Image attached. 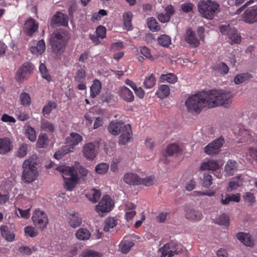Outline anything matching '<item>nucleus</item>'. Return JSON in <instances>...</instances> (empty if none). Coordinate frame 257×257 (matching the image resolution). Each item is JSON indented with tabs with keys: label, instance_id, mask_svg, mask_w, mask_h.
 <instances>
[{
	"label": "nucleus",
	"instance_id": "obj_1",
	"mask_svg": "<svg viewBox=\"0 0 257 257\" xmlns=\"http://www.w3.org/2000/svg\"><path fill=\"white\" fill-rule=\"evenodd\" d=\"M232 95L222 90H213L193 95L186 100V106L189 111L199 112L203 107L218 106L228 107L232 103Z\"/></svg>",
	"mask_w": 257,
	"mask_h": 257
},
{
	"label": "nucleus",
	"instance_id": "obj_2",
	"mask_svg": "<svg viewBox=\"0 0 257 257\" xmlns=\"http://www.w3.org/2000/svg\"><path fill=\"white\" fill-rule=\"evenodd\" d=\"M22 169L21 180L25 183H31L37 180L39 175L37 156L33 155L25 160L22 164Z\"/></svg>",
	"mask_w": 257,
	"mask_h": 257
},
{
	"label": "nucleus",
	"instance_id": "obj_3",
	"mask_svg": "<svg viewBox=\"0 0 257 257\" xmlns=\"http://www.w3.org/2000/svg\"><path fill=\"white\" fill-rule=\"evenodd\" d=\"M69 39V32L64 29H59L54 32L50 39L53 52L57 55L62 53Z\"/></svg>",
	"mask_w": 257,
	"mask_h": 257
},
{
	"label": "nucleus",
	"instance_id": "obj_4",
	"mask_svg": "<svg viewBox=\"0 0 257 257\" xmlns=\"http://www.w3.org/2000/svg\"><path fill=\"white\" fill-rule=\"evenodd\" d=\"M83 141L82 137L76 133H71L65 138L66 145L63 146L60 150L54 154V157L57 160L61 159V157L67 153L73 152L75 147L78 145Z\"/></svg>",
	"mask_w": 257,
	"mask_h": 257
},
{
	"label": "nucleus",
	"instance_id": "obj_5",
	"mask_svg": "<svg viewBox=\"0 0 257 257\" xmlns=\"http://www.w3.org/2000/svg\"><path fill=\"white\" fill-rule=\"evenodd\" d=\"M56 170L62 173L65 181V188L68 191H72L76 186L78 180L77 172L73 167L60 166Z\"/></svg>",
	"mask_w": 257,
	"mask_h": 257
},
{
	"label": "nucleus",
	"instance_id": "obj_6",
	"mask_svg": "<svg viewBox=\"0 0 257 257\" xmlns=\"http://www.w3.org/2000/svg\"><path fill=\"white\" fill-rule=\"evenodd\" d=\"M219 6L218 4L214 1H201L198 4V9L202 17L206 19H212L216 13Z\"/></svg>",
	"mask_w": 257,
	"mask_h": 257
},
{
	"label": "nucleus",
	"instance_id": "obj_7",
	"mask_svg": "<svg viewBox=\"0 0 257 257\" xmlns=\"http://www.w3.org/2000/svg\"><path fill=\"white\" fill-rule=\"evenodd\" d=\"M32 219L34 225L41 230L46 227L49 221L47 214L40 209H36L33 212Z\"/></svg>",
	"mask_w": 257,
	"mask_h": 257
},
{
	"label": "nucleus",
	"instance_id": "obj_8",
	"mask_svg": "<svg viewBox=\"0 0 257 257\" xmlns=\"http://www.w3.org/2000/svg\"><path fill=\"white\" fill-rule=\"evenodd\" d=\"M182 250L181 244L175 241H171L165 244L160 249L162 257H172L174 254H178Z\"/></svg>",
	"mask_w": 257,
	"mask_h": 257
},
{
	"label": "nucleus",
	"instance_id": "obj_9",
	"mask_svg": "<svg viewBox=\"0 0 257 257\" xmlns=\"http://www.w3.org/2000/svg\"><path fill=\"white\" fill-rule=\"evenodd\" d=\"M113 206V202L109 195L103 196L100 202L95 206V210L102 216L109 212Z\"/></svg>",
	"mask_w": 257,
	"mask_h": 257
},
{
	"label": "nucleus",
	"instance_id": "obj_10",
	"mask_svg": "<svg viewBox=\"0 0 257 257\" xmlns=\"http://www.w3.org/2000/svg\"><path fill=\"white\" fill-rule=\"evenodd\" d=\"M34 68V66L31 63H24L16 72V80L20 82L27 80L33 73Z\"/></svg>",
	"mask_w": 257,
	"mask_h": 257
},
{
	"label": "nucleus",
	"instance_id": "obj_11",
	"mask_svg": "<svg viewBox=\"0 0 257 257\" xmlns=\"http://www.w3.org/2000/svg\"><path fill=\"white\" fill-rule=\"evenodd\" d=\"M83 156L88 161L93 160L98 154V149L94 143H85L82 149Z\"/></svg>",
	"mask_w": 257,
	"mask_h": 257
},
{
	"label": "nucleus",
	"instance_id": "obj_12",
	"mask_svg": "<svg viewBox=\"0 0 257 257\" xmlns=\"http://www.w3.org/2000/svg\"><path fill=\"white\" fill-rule=\"evenodd\" d=\"M224 143V138L222 137L216 139L204 148V152L208 155H214L218 153L220 149Z\"/></svg>",
	"mask_w": 257,
	"mask_h": 257
},
{
	"label": "nucleus",
	"instance_id": "obj_13",
	"mask_svg": "<svg viewBox=\"0 0 257 257\" xmlns=\"http://www.w3.org/2000/svg\"><path fill=\"white\" fill-rule=\"evenodd\" d=\"M241 20L248 24L257 22V7L247 9L241 16Z\"/></svg>",
	"mask_w": 257,
	"mask_h": 257
},
{
	"label": "nucleus",
	"instance_id": "obj_14",
	"mask_svg": "<svg viewBox=\"0 0 257 257\" xmlns=\"http://www.w3.org/2000/svg\"><path fill=\"white\" fill-rule=\"evenodd\" d=\"M121 135L119 138L118 143L120 145H125L132 139V132L130 124H126L122 130Z\"/></svg>",
	"mask_w": 257,
	"mask_h": 257
},
{
	"label": "nucleus",
	"instance_id": "obj_15",
	"mask_svg": "<svg viewBox=\"0 0 257 257\" xmlns=\"http://www.w3.org/2000/svg\"><path fill=\"white\" fill-rule=\"evenodd\" d=\"M185 41L192 47L195 48L200 45V40L196 35V33L191 29H188L185 34Z\"/></svg>",
	"mask_w": 257,
	"mask_h": 257
},
{
	"label": "nucleus",
	"instance_id": "obj_16",
	"mask_svg": "<svg viewBox=\"0 0 257 257\" xmlns=\"http://www.w3.org/2000/svg\"><path fill=\"white\" fill-rule=\"evenodd\" d=\"M185 216L187 219L193 222L199 221L203 218L201 211L193 208L187 209Z\"/></svg>",
	"mask_w": 257,
	"mask_h": 257
},
{
	"label": "nucleus",
	"instance_id": "obj_17",
	"mask_svg": "<svg viewBox=\"0 0 257 257\" xmlns=\"http://www.w3.org/2000/svg\"><path fill=\"white\" fill-rule=\"evenodd\" d=\"M123 180L126 184L130 185H139L142 182V179L137 174L132 172L125 173L123 176Z\"/></svg>",
	"mask_w": 257,
	"mask_h": 257
},
{
	"label": "nucleus",
	"instance_id": "obj_18",
	"mask_svg": "<svg viewBox=\"0 0 257 257\" xmlns=\"http://www.w3.org/2000/svg\"><path fill=\"white\" fill-rule=\"evenodd\" d=\"M118 95L120 98L127 102H132L134 100L133 92L126 86H122L119 88Z\"/></svg>",
	"mask_w": 257,
	"mask_h": 257
},
{
	"label": "nucleus",
	"instance_id": "obj_19",
	"mask_svg": "<svg viewBox=\"0 0 257 257\" xmlns=\"http://www.w3.org/2000/svg\"><path fill=\"white\" fill-rule=\"evenodd\" d=\"M68 20L69 18L67 15L64 14L61 12H57L52 17L51 22L53 24L67 26H68Z\"/></svg>",
	"mask_w": 257,
	"mask_h": 257
},
{
	"label": "nucleus",
	"instance_id": "obj_20",
	"mask_svg": "<svg viewBox=\"0 0 257 257\" xmlns=\"http://www.w3.org/2000/svg\"><path fill=\"white\" fill-rule=\"evenodd\" d=\"M13 148V144L10 138H0V154L5 155L9 153Z\"/></svg>",
	"mask_w": 257,
	"mask_h": 257
},
{
	"label": "nucleus",
	"instance_id": "obj_21",
	"mask_svg": "<svg viewBox=\"0 0 257 257\" xmlns=\"http://www.w3.org/2000/svg\"><path fill=\"white\" fill-rule=\"evenodd\" d=\"M124 125L126 124L122 122L112 121L110 123L107 129L111 134L116 136L122 132Z\"/></svg>",
	"mask_w": 257,
	"mask_h": 257
},
{
	"label": "nucleus",
	"instance_id": "obj_22",
	"mask_svg": "<svg viewBox=\"0 0 257 257\" xmlns=\"http://www.w3.org/2000/svg\"><path fill=\"white\" fill-rule=\"evenodd\" d=\"M236 237L245 246H252L254 244V240L249 233L239 232L236 234Z\"/></svg>",
	"mask_w": 257,
	"mask_h": 257
},
{
	"label": "nucleus",
	"instance_id": "obj_23",
	"mask_svg": "<svg viewBox=\"0 0 257 257\" xmlns=\"http://www.w3.org/2000/svg\"><path fill=\"white\" fill-rule=\"evenodd\" d=\"M135 242L133 238L125 237L119 245V248L121 252L127 253L134 245Z\"/></svg>",
	"mask_w": 257,
	"mask_h": 257
},
{
	"label": "nucleus",
	"instance_id": "obj_24",
	"mask_svg": "<svg viewBox=\"0 0 257 257\" xmlns=\"http://www.w3.org/2000/svg\"><path fill=\"white\" fill-rule=\"evenodd\" d=\"M24 28L27 33L31 35L38 30V24L34 19H30L26 22Z\"/></svg>",
	"mask_w": 257,
	"mask_h": 257
},
{
	"label": "nucleus",
	"instance_id": "obj_25",
	"mask_svg": "<svg viewBox=\"0 0 257 257\" xmlns=\"http://www.w3.org/2000/svg\"><path fill=\"white\" fill-rule=\"evenodd\" d=\"M46 46L43 40H39L36 46H32L30 48V52L34 55L38 56L42 54L45 51Z\"/></svg>",
	"mask_w": 257,
	"mask_h": 257
},
{
	"label": "nucleus",
	"instance_id": "obj_26",
	"mask_svg": "<svg viewBox=\"0 0 257 257\" xmlns=\"http://www.w3.org/2000/svg\"><path fill=\"white\" fill-rule=\"evenodd\" d=\"M235 133L242 142L251 141V134L249 131L242 126L239 127Z\"/></svg>",
	"mask_w": 257,
	"mask_h": 257
},
{
	"label": "nucleus",
	"instance_id": "obj_27",
	"mask_svg": "<svg viewBox=\"0 0 257 257\" xmlns=\"http://www.w3.org/2000/svg\"><path fill=\"white\" fill-rule=\"evenodd\" d=\"M101 88L102 86L100 81L98 79L94 80L90 87V97L92 98L96 97L100 93Z\"/></svg>",
	"mask_w": 257,
	"mask_h": 257
},
{
	"label": "nucleus",
	"instance_id": "obj_28",
	"mask_svg": "<svg viewBox=\"0 0 257 257\" xmlns=\"http://www.w3.org/2000/svg\"><path fill=\"white\" fill-rule=\"evenodd\" d=\"M219 168V166L216 161L208 160L204 162L200 167L203 170L215 171Z\"/></svg>",
	"mask_w": 257,
	"mask_h": 257
},
{
	"label": "nucleus",
	"instance_id": "obj_29",
	"mask_svg": "<svg viewBox=\"0 0 257 257\" xmlns=\"http://www.w3.org/2000/svg\"><path fill=\"white\" fill-rule=\"evenodd\" d=\"M68 223L72 228H76L81 224V219L78 213H73L70 214Z\"/></svg>",
	"mask_w": 257,
	"mask_h": 257
},
{
	"label": "nucleus",
	"instance_id": "obj_30",
	"mask_svg": "<svg viewBox=\"0 0 257 257\" xmlns=\"http://www.w3.org/2000/svg\"><path fill=\"white\" fill-rule=\"evenodd\" d=\"M101 193L98 190L92 189L86 194V197L93 203L96 202L100 198Z\"/></svg>",
	"mask_w": 257,
	"mask_h": 257
},
{
	"label": "nucleus",
	"instance_id": "obj_31",
	"mask_svg": "<svg viewBox=\"0 0 257 257\" xmlns=\"http://www.w3.org/2000/svg\"><path fill=\"white\" fill-rule=\"evenodd\" d=\"M75 236L80 240H87L90 237L91 233L89 230L81 228L76 231Z\"/></svg>",
	"mask_w": 257,
	"mask_h": 257
},
{
	"label": "nucleus",
	"instance_id": "obj_32",
	"mask_svg": "<svg viewBox=\"0 0 257 257\" xmlns=\"http://www.w3.org/2000/svg\"><path fill=\"white\" fill-rule=\"evenodd\" d=\"M159 44L165 48H169L172 44L171 38L168 35H161L158 38Z\"/></svg>",
	"mask_w": 257,
	"mask_h": 257
},
{
	"label": "nucleus",
	"instance_id": "obj_33",
	"mask_svg": "<svg viewBox=\"0 0 257 257\" xmlns=\"http://www.w3.org/2000/svg\"><path fill=\"white\" fill-rule=\"evenodd\" d=\"M159 79L161 82H168L174 84L177 81L178 78L173 73H170L166 74H162Z\"/></svg>",
	"mask_w": 257,
	"mask_h": 257
},
{
	"label": "nucleus",
	"instance_id": "obj_34",
	"mask_svg": "<svg viewBox=\"0 0 257 257\" xmlns=\"http://www.w3.org/2000/svg\"><path fill=\"white\" fill-rule=\"evenodd\" d=\"M228 37L231 43H239L241 41V37L234 29H230L228 33Z\"/></svg>",
	"mask_w": 257,
	"mask_h": 257
},
{
	"label": "nucleus",
	"instance_id": "obj_35",
	"mask_svg": "<svg viewBox=\"0 0 257 257\" xmlns=\"http://www.w3.org/2000/svg\"><path fill=\"white\" fill-rule=\"evenodd\" d=\"M1 234L2 236L9 241H12L15 238L14 234L9 230L7 226L4 225L1 227Z\"/></svg>",
	"mask_w": 257,
	"mask_h": 257
},
{
	"label": "nucleus",
	"instance_id": "obj_36",
	"mask_svg": "<svg viewBox=\"0 0 257 257\" xmlns=\"http://www.w3.org/2000/svg\"><path fill=\"white\" fill-rule=\"evenodd\" d=\"M41 130L43 131L52 133L55 131L54 125L46 119H43L41 124Z\"/></svg>",
	"mask_w": 257,
	"mask_h": 257
},
{
	"label": "nucleus",
	"instance_id": "obj_37",
	"mask_svg": "<svg viewBox=\"0 0 257 257\" xmlns=\"http://www.w3.org/2000/svg\"><path fill=\"white\" fill-rule=\"evenodd\" d=\"M156 83V79L154 74L146 76L144 81V86L146 89L153 88Z\"/></svg>",
	"mask_w": 257,
	"mask_h": 257
},
{
	"label": "nucleus",
	"instance_id": "obj_38",
	"mask_svg": "<svg viewBox=\"0 0 257 257\" xmlns=\"http://www.w3.org/2000/svg\"><path fill=\"white\" fill-rule=\"evenodd\" d=\"M251 77V75L248 73H241L235 76L234 82L235 84H240L249 80Z\"/></svg>",
	"mask_w": 257,
	"mask_h": 257
},
{
	"label": "nucleus",
	"instance_id": "obj_39",
	"mask_svg": "<svg viewBox=\"0 0 257 257\" xmlns=\"http://www.w3.org/2000/svg\"><path fill=\"white\" fill-rule=\"evenodd\" d=\"M109 165L106 163H100L98 164L95 168V171L98 174L103 175L106 174L109 169Z\"/></svg>",
	"mask_w": 257,
	"mask_h": 257
},
{
	"label": "nucleus",
	"instance_id": "obj_40",
	"mask_svg": "<svg viewBox=\"0 0 257 257\" xmlns=\"http://www.w3.org/2000/svg\"><path fill=\"white\" fill-rule=\"evenodd\" d=\"M104 224L103 230L108 232L116 226L117 221L114 217H108L105 219Z\"/></svg>",
	"mask_w": 257,
	"mask_h": 257
},
{
	"label": "nucleus",
	"instance_id": "obj_41",
	"mask_svg": "<svg viewBox=\"0 0 257 257\" xmlns=\"http://www.w3.org/2000/svg\"><path fill=\"white\" fill-rule=\"evenodd\" d=\"M133 14L130 12H127L123 14V21L124 26L127 30H131L132 28V19Z\"/></svg>",
	"mask_w": 257,
	"mask_h": 257
},
{
	"label": "nucleus",
	"instance_id": "obj_42",
	"mask_svg": "<svg viewBox=\"0 0 257 257\" xmlns=\"http://www.w3.org/2000/svg\"><path fill=\"white\" fill-rule=\"evenodd\" d=\"M170 90L169 87L167 85H161L157 91V94L159 97L160 98H164L168 96L170 94Z\"/></svg>",
	"mask_w": 257,
	"mask_h": 257
},
{
	"label": "nucleus",
	"instance_id": "obj_43",
	"mask_svg": "<svg viewBox=\"0 0 257 257\" xmlns=\"http://www.w3.org/2000/svg\"><path fill=\"white\" fill-rule=\"evenodd\" d=\"M242 181L241 176H238L233 181H231L227 188L228 191H231L235 190L237 187L242 185Z\"/></svg>",
	"mask_w": 257,
	"mask_h": 257
},
{
	"label": "nucleus",
	"instance_id": "obj_44",
	"mask_svg": "<svg viewBox=\"0 0 257 257\" xmlns=\"http://www.w3.org/2000/svg\"><path fill=\"white\" fill-rule=\"evenodd\" d=\"M29 151V146L25 143H23L20 145L17 151V156L19 158H24L25 157Z\"/></svg>",
	"mask_w": 257,
	"mask_h": 257
},
{
	"label": "nucleus",
	"instance_id": "obj_45",
	"mask_svg": "<svg viewBox=\"0 0 257 257\" xmlns=\"http://www.w3.org/2000/svg\"><path fill=\"white\" fill-rule=\"evenodd\" d=\"M39 71L43 78L47 80L48 82H50L51 81V77L49 75L46 66L43 63L40 64L39 66Z\"/></svg>",
	"mask_w": 257,
	"mask_h": 257
},
{
	"label": "nucleus",
	"instance_id": "obj_46",
	"mask_svg": "<svg viewBox=\"0 0 257 257\" xmlns=\"http://www.w3.org/2000/svg\"><path fill=\"white\" fill-rule=\"evenodd\" d=\"M215 222L218 224L228 226L229 223V216L225 214H222L217 217Z\"/></svg>",
	"mask_w": 257,
	"mask_h": 257
},
{
	"label": "nucleus",
	"instance_id": "obj_47",
	"mask_svg": "<svg viewBox=\"0 0 257 257\" xmlns=\"http://www.w3.org/2000/svg\"><path fill=\"white\" fill-rule=\"evenodd\" d=\"M86 77V71L84 69H79L76 74H75L74 78V80L77 82H82L85 81Z\"/></svg>",
	"mask_w": 257,
	"mask_h": 257
},
{
	"label": "nucleus",
	"instance_id": "obj_48",
	"mask_svg": "<svg viewBox=\"0 0 257 257\" xmlns=\"http://www.w3.org/2000/svg\"><path fill=\"white\" fill-rule=\"evenodd\" d=\"M26 235L31 237H36L38 235V231L36 228L32 226H28L24 228Z\"/></svg>",
	"mask_w": 257,
	"mask_h": 257
},
{
	"label": "nucleus",
	"instance_id": "obj_49",
	"mask_svg": "<svg viewBox=\"0 0 257 257\" xmlns=\"http://www.w3.org/2000/svg\"><path fill=\"white\" fill-rule=\"evenodd\" d=\"M26 135L27 138L31 142H34L36 140V132L34 128L31 126H28L27 127Z\"/></svg>",
	"mask_w": 257,
	"mask_h": 257
},
{
	"label": "nucleus",
	"instance_id": "obj_50",
	"mask_svg": "<svg viewBox=\"0 0 257 257\" xmlns=\"http://www.w3.org/2000/svg\"><path fill=\"white\" fill-rule=\"evenodd\" d=\"M148 25L150 29L153 32L158 31L160 29L156 20L153 18L148 19Z\"/></svg>",
	"mask_w": 257,
	"mask_h": 257
},
{
	"label": "nucleus",
	"instance_id": "obj_51",
	"mask_svg": "<svg viewBox=\"0 0 257 257\" xmlns=\"http://www.w3.org/2000/svg\"><path fill=\"white\" fill-rule=\"evenodd\" d=\"M236 167V163L232 160L228 161L225 167V170L226 172L229 175H231L232 174L233 171Z\"/></svg>",
	"mask_w": 257,
	"mask_h": 257
},
{
	"label": "nucleus",
	"instance_id": "obj_52",
	"mask_svg": "<svg viewBox=\"0 0 257 257\" xmlns=\"http://www.w3.org/2000/svg\"><path fill=\"white\" fill-rule=\"evenodd\" d=\"M21 104L24 106H29L31 102L30 95L26 92L22 93L20 96Z\"/></svg>",
	"mask_w": 257,
	"mask_h": 257
},
{
	"label": "nucleus",
	"instance_id": "obj_53",
	"mask_svg": "<svg viewBox=\"0 0 257 257\" xmlns=\"http://www.w3.org/2000/svg\"><path fill=\"white\" fill-rule=\"evenodd\" d=\"M56 107V103L54 101L49 102L43 108V113L44 115L50 113L52 110Z\"/></svg>",
	"mask_w": 257,
	"mask_h": 257
},
{
	"label": "nucleus",
	"instance_id": "obj_54",
	"mask_svg": "<svg viewBox=\"0 0 257 257\" xmlns=\"http://www.w3.org/2000/svg\"><path fill=\"white\" fill-rule=\"evenodd\" d=\"M180 151L179 146L176 144H172L168 146L166 152L168 155L171 156Z\"/></svg>",
	"mask_w": 257,
	"mask_h": 257
},
{
	"label": "nucleus",
	"instance_id": "obj_55",
	"mask_svg": "<svg viewBox=\"0 0 257 257\" xmlns=\"http://www.w3.org/2000/svg\"><path fill=\"white\" fill-rule=\"evenodd\" d=\"M30 208L23 210L20 208H18L16 211V213L18 217H21L25 219H28L30 216Z\"/></svg>",
	"mask_w": 257,
	"mask_h": 257
},
{
	"label": "nucleus",
	"instance_id": "obj_56",
	"mask_svg": "<svg viewBox=\"0 0 257 257\" xmlns=\"http://www.w3.org/2000/svg\"><path fill=\"white\" fill-rule=\"evenodd\" d=\"M115 144L113 142H109L106 143L104 145V150L108 155H111L114 151Z\"/></svg>",
	"mask_w": 257,
	"mask_h": 257
},
{
	"label": "nucleus",
	"instance_id": "obj_57",
	"mask_svg": "<svg viewBox=\"0 0 257 257\" xmlns=\"http://www.w3.org/2000/svg\"><path fill=\"white\" fill-rule=\"evenodd\" d=\"M215 192L213 190H208L205 192L196 191L192 193L193 196H213L215 195Z\"/></svg>",
	"mask_w": 257,
	"mask_h": 257
},
{
	"label": "nucleus",
	"instance_id": "obj_58",
	"mask_svg": "<svg viewBox=\"0 0 257 257\" xmlns=\"http://www.w3.org/2000/svg\"><path fill=\"white\" fill-rule=\"evenodd\" d=\"M212 176L209 174H204L202 180V185L207 188H208L212 184Z\"/></svg>",
	"mask_w": 257,
	"mask_h": 257
},
{
	"label": "nucleus",
	"instance_id": "obj_59",
	"mask_svg": "<svg viewBox=\"0 0 257 257\" xmlns=\"http://www.w3.org/2000/svg\"><path fill=\"white\" fill-rule=\"evenodd\" d=\"M140 52L146 58L151 61H154V58L152 56L150 50L146 47L143 46L140 48Z\"/></svg>",
	"mask_w": 257,
	"mask_h": 257
},
{
	"label": "nucleus",
	"instance_id": "obj_60",
	"mask_svg": "<svg viewBox=\"0 0 257 257\" xmlns=\"http://www.w3.org/2000/svg\"><path fill=\"white\" fill-rule=\"evenodd\" d=\"M82 257H101V254L97 251L90 250L84 251Z\"/></svg>",
	"mask_w": 257,
	"mask_h": 257
},
{
	"label": "nucleus",
	"instance_id": "obj_61",
	"mask_svg": "<svg viewBox=\"0 0 257 257\" xmlns=\"http://www.w3.org/2000/svg\"><path fill=\"white\" fill-rule=\"evenodd\" d=\"M97 37L103 39L106 36V29L105 27L100 26L97 27L96 30Z\"/></svg>",
	"mask_w": 257,
	"mask_h": 257
},
{
	"label": "nucleus",
	"instance_id": "obj_62",
	"mask_svg": "<svg viewBox=\"0 0 257 257\" xmlns=\"http://www.w3.org/2000/svg\"><path fill=\"white\" fill-rule=\"evenodd\" d=\"M17 118L20 121H25L30 118L29 114L26 112L20 111L16 114Z\"/></svg>",
	"mask_w": 257,
	"mask_h": 257
},
{
	"label": "nucleus",
	"instance_id": "obj_63",
	"mask_svg": "<svg viewBox=\"0 0 257 257\" xmlns=\"http://www.w3.org/2000/svg\"><path fill=\"white\" fill-rule=\"evenodd\" d=\"M243 198L245 201L250 203H253L255 201L254 195L250 192H246L243 195Z\"/></svg>",
	"mask_w": 257,
	"mask_h": 257
},
{
	"label": "nucleus",
	"instance_id": "obj_64",
	"mask_svg": "<svg viewBox=\"0 0 257 257\" xmlns=\"http://www.w3.org/2000/svg\"><path fill=\"white\" fill-rule=\"evenodd\" d=\"M156 182L154 177L150 176L144 179H142V183H143L147 186H150L153 185Z\"/></svg>",
	"mask_w": 257,
	"mask_h": 257
}]
</instances>
